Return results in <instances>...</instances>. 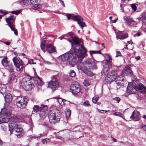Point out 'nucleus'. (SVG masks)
<instances>
[{"label": "nucleus", "instance_id": "obj_39", "mask_svg": "<svg viewBox=\"0 0 146 146\" xmlns=\"http://www.w3.org/2000/svg\"><path fill=\"white\" fill-rule=\"evenodd\" d=\"M98 99V97L97 96H95L92 98V102L93 103L96 104L97 102Z\"/></svg>", "mask_w": 146, "mask_h": 146}, {"label": "nucleus", "instance_id": "obj_52", "mask_svg": "<svg viewBox=\"0 0 146 146\" xmlns=\"http://www.w3.org/2000/svg\"><path fill=\"white\" fill-rule=\"evenodd\" d=\"M15 78V76L14 75H12L10 78V80L11 81L13 80Z\"/></svg>", "mask_w": 146, "mask_h": 146}, {"label": "nucleus", "instance_id": "obj_63", "mask_svg": "<svg viewBox=\"0 0 146 146\" xmlns=\"http://www.w3.org/2000/svg\"><path fill=\"white\" fill-rule=\"evenodd\" d=\"M68 35H69V36L71 37L73 35V33L72 32H70L68 33Z\"/></svg>", "mask_w": 146, "mask_h": 146}, {"label": "nucleus", "instance_id": "obj_19", "mask_svg": "<svg viewBox=\"0 0 146 146\" xmlns=\"http://www.w3.org/2000/svg\"><path fill=\"white\" fill-rule=\"evenodd\" d=\"M72 56V53L66 52L59 57V59L61 61H66Z\"/></svg>", "mask_w": 146, "mask_h": 146}, {"label": "nucleus", "instance_id": "obj_30", "mask_svg": "<svg viewBox=\"0 0 146 146\" xmlns=\"http://www.w3.org/2000/svg\"><path fill=\"white\" fill-rule=\"evenodd\" d=\"M65 115L66 119L68 118L70 116L71 114V111L69 109H67L65 110Z\"/></svg>", "mask_w": 146, "mask_h": 146}, {"label": "nucleus", "instance_id": "obj_11", "mask_svg": "<svg viewBox=\"0 0 146 146\" xmlns=\"http://www.w3.org/2000/svg\"><path fill=\"white\" fill-rule=\"evenodd\" d=\"M137 86H135L132 84H128L127 87V92L130 94H134L138 90Z\"/></svg>", "mask_w": 146, "mask_h": 146}, {"label": "nucleus", "instance_id": "obj_40", "mask_svg": "<svg viewBox=\"0 0 146 146\" xmlns=\"http://www.w3.org/2000/svg\"><path fill=\"white\" fill-rule=\"evenodd\" d=\"M8 69L9 71L11 72L13 71L14 69V67L13 66L12 64H11L9 65Z\"/></svg>", "mask_w": 146, "mask_h": 146}, {"label": "nucleus", "instance_id": "obj_50", "mask_svg": "<svg viewBox=\"0 0 146 146\" xmlns=\"http://www.w3.org/2000/svg\"><path fill=\"white\" fill-rule=\"evenodd\" d=\"M116 56H115L116 57H117L119 56H121V54L119 51H116Z\"/></svg>", "mask_w": 146, "mask_h": 146}, {"label": "nucleus", "instance_id": "obj_36", "mask_svg": "<svg viewBox=\"0 0 146 146\" xmlns=\"http://www.w3.org/2000/svg\"><path fill=\"white\" fill-rule=\"evenodd\" d=\"M102 54L100 52V50L99 51H94V50H91L90 51V54L91 56H92V54Z\"/></svg>", "mask_w": 146, "mask_h": 146}, {"label": "nucleus", "instance_id": "obj_34", "mask_svg": "<svg viewBox=\"0 0 146 146\" xmlns=\"http://www.w3.org/2000/svg\"><path fill=\"white\" fill-rule=\"evenodd\" d=\"M113 114L114 115L118 116L120 117H121L123 118H124L123 115L121 113L119 112H115L113 113Z\"/></svg>", "mask_w": 146, "mask_h": 146}, {"label": "nucleus", "instance_id": "obj_53", "mask_svg": "<svg viewBox=\"0 0 146 146\" xmlns=\"http://www.w3.org/2000/svg\"><path fill=\"white\" fill-rule=\"evenodd\" d=\"M87 75L89 76H92L94 75L93 73L89 72L87 74Z\"/></svg>", "mask_w": 146, "mask_h": 146}, {"label": "nucleus", "instance_id": "obj_60", "mask_svg": "<svg viewBox=\"0 0 146 146\" xmlns=\"http://www.w3.org/2000/svg\"><path fill=\"white\" fill-rule=\"evenodd\" d=\"M133 43V42L131 41H128L127 42V44H131Z\"/></svg>", "mask_w": 146, "mask_h": 146}, {"label": "nucleus", "instance_id": "obj_25", "mask_svg": "<svg viewBox=\"0 0 146 146\" xmlns=\"http://www.w3.org/2000/svg\"><path fill=\"white\" fill-rule=\"evenodd\" d=\"M104 57L107 62L110 65H112V58L111 56L108 54H104Z\"/></svg>", "mask_w": 146, "mask_h": 146}, {"label": "nucleus", "instance_id": "obj_64", "mask_svg": "<svg viewBox=\"0 0 146 146\" xmlns=\"http://www.w3.org/2000/svg\"><path fill=\"white\" fill-rule=\"evenodd\" d=\"M117 19V18L116 19L111 20V21L112 22V23H114L116 22V20Z\"/></svg>", "mask_w": 146, "mask_h": 146}, {"label": "nucleus", "instance_id": "obj_44", "mask_svg": "<svg viewBox=\"0 0 146 146\" xmlns=\"http://www.w3.org/2000/svg\"><path fill=\"white\" fill-rule=\"evenodd\" d=\"M106 81L108 83L111 82L113 81V80L112 78H111L110 77H108L106 78Z\"/></svg>", "mask_w": 146, "mask_h": 146}, {"label": "nucleus", "instance_id": "obj_17", "mask_svg": "<svg viewBox=\"0 0 146 146\" xmlns=\"http://www.w3.org/2000/svg\"><path fill=\"white\" fill-rule=\"evenodd\" d=\"M122 73L124 75H127L132 76L133 74V72L130 67L128 66L125 67L122 71Z\"/></svg>", "mask_w": 146, "mask_h": 146}, {"label": "nucleus", "instance_id": "obj_16", "mask_svg": "<svg viewBox=\"0 0 146 146\" xmlns=\"http://www.w3.org/2000/svg\"><path fill=\"white\" fill-rule=\"evenodd\" d=\"M40 0H30V4L33 6H32V8L34 9H37L40 8L41 7V5H38L37 3L40 1Z\"/></svg>", "mask_w": 146, "mask_h": 146}, {"label": "nucleus", "instance_id": "obj_54", "mask_svg": "<svg viewBox=\"0 0 146 146\" xmlns=\"http://www.w3.org/2000/svg\"><path fill=\"white\" fill-rule=\"evenodd\" d=\"M33 138H34V139H39L40 138V137H38H38H30V139L31 140H32Z\"/></svg>", "mask_w": 146, "mask_h": 146}, {"label": "nucleus", "instance_id": "obj_15", "mask_svg": "<svg viewBox=\"0 0 146 146\" xmlns=\"http://www.w3.org/2000/svg\"><path fill=\"white\" fill-rule=\"evenodd\" d=\"M124 21L127 23L128 25L131 27H135L136 22L132 18L127 16L124 17Z\"/></svg>", "mask_w": 146, "mask_h": 146}, {"label": "nucleus", "instance_id": "obj_10", "mask_svg": "<svg viewBox=\"0 0 146 146\" xmlns=\"http://www.w3.org/2000/svg\"><path fill=\"white\" fill-rule=\"evenodd\" d=\"M85 64L86 66H88L89 69L95 68L96 61L93 59H88L85 61Z\"/></svg>", "mask_w": 146, "mask_h": 146}, {"label": "nucleus", "instance_id": "obj_43", "mask_svg": "<svg viewBox=\"0 0 146 146\" xmlns=\"http://www.w3.org/2000/svg\"><path fill=\"white\" fill-rule=\"evenodd\" d=\"M6 13H5L4 11H2V10L0 11V19H1L2 17L3 16L5 15H6Z\"/></svg>", "mask_w": 146, "mask_h": 146}, {"label": "nucleus", "instance_id": "obj_6", "mask_svg": "<svg viewBox=\"0 0 146 146\" xmlns=\"http://www.w3.org/2000/svg\"><path fill=\"white\" fill-rule=\"evenodd\" d=\"M68 19H72L74 21H76L82 29L86 25L85 23L83 21V19L82 17L80 15H74L70 14L67 15Z\"/></svg>", "mask_w": 146, "mask_h": 146}, {"label": "nucleus", "instance_id": "obj_27", "mask_svg": "<svg viewBox=\"0 0 146 146\" xmlns=\"http://www.w3.org/2000/svg\"><path fill=\"white\" fill-rule=\"evenodd\" d=\"M9 62L7 60V57H5L1 60V63L3 65L4 67H7L9 64Z\"/></svg>", "mask_w": 146, "mask_h": 146}, {"label": "nucleus", "instance_id": "obj_47", "mask_svg": "<svg viewBox=\"0 0 146 146\" xmlns=\"http://www.w3.org/2000/svg\"><path fill=\"white\" fill-rule=\"evenodd\" d=\"M83 105L86 106H90L89 104V102L88 101H86L85 102L83 103Z\"/></svg>", "mask_w": 146, "mask_h": 146}, {"label": "nucleus", "instance_id": "obj_37", "mask_svg": "<svg viewBox=\"0 0 146 146\" xmlns=\"http://www.w3.org/2000/svg\"><path fill=\"white\" fill-rule=\"evenodd\" d=\"M69 75L71 77H74L75 76L76 74L74 70H71L69 73Z\"/></svg>", "mask_w": 146, "mask_h": 146}, {"label": "nucleus", "instance_id": "obj_33", "mask_svg": "<svg viewBox=\"0 0 146 146\" xmlns=\"http://www.w3.org/2000/svg\"><path fill=\"white\" fill-rule=\"evenodd\" d=\"M8 26L10 28L11 30L14 31V34L16 35H18V32L17 30L15 29V27L13 26V25H12L11 24L8 25Z\"/></svg>", "mask_w": 146, "mask_h": 146}, {"label": "nucleus", "instance_id": "obj_14", "mask_svg": "<svg viewBox=\"0 0 146 146\" xmlns=\"http://www.w3.org/2000/svg\"><path fill=\"white\" fill-rule=\"evenodd\" d=\"M42 106V108L38 112L40 117L41 119H43L46 117V113L45 111L47 109L46 106L44 105Z\"/></svg>", "mask_w": 146, "mask_h": 146}, {"label": "nucleus", "instance_id": "obj_26", "mask_svg": "<svg viewBox=\"0 0 146 146\" xmlns=\"http://www.w3.org/2000/svg\"><path fill=\"white\" fill-rule=\"evenodd\" d=\"M4 98L5 101L8 103L10 102L12 100V96L10 94H8L5 95Z\"/></svg>", "mask_w": 146, "mask_h": 146}, {"label": "nucleus", "instance_id": "obj_24", "mask_svg": "<svg viewBox=\"0 0 146 146\" xmlns=\"http://www.w3.org/2000/svg\"><path fill=\"white\" fill-rule=\"evenodd\" d=\"M33 78L35 79L33 80L35 81V84H37L38 86H42L43 84V83L41 80V78H40L38 76H36Z\"/></svg>", "mask_w": 146, "mask_h": 146}, {"label": "nucleus", "instance_id": "obj_2", "mask_svg": "<svg viewBox=\"0 0 146 146\" xmlns=\"http://www.w3.org/2000/svg\"><path fill=\"white\" fill-rule=\"evenodd\" d=\"M35 80L33 77L29 75L26 76L22 80V85L23 88L26 90H31L34 86L33 82Z\"/></svg>", "mask_w": 146, "mask_h": 146}, {"label": "nucleus", "instance_id": "obj_35", "mask_svg": "<svg viewBox=\"0 0 146 146\" xmlns=\"http://www.w3.org/2000/svg\"><path fill=\"white\" fill-rule=\"evenodd\" d=\"M46 43V40H44L42 42L41 44H40L41 48L42 50L43 51H44V50L45 47V44Z\"/></svg>", "mask_w": 146, "mask_h": 146}, {"label": "nucleus", "instance_id": "obj_55", "mask_svg": "<svg viewBox=\"0 0 146 146\" xmlns=\"http://www.w3.org/2000/svg\"><path fill=\"white\" fill-rule=\"evenodd\" d=\"M59 0L60 1V3H61V5H62L64 7H65V4H64V2L63 1H62V0Z\"/></svg>", "mask_w": 146, "mask_h": 146}, {"label": "nucleus", "instance_id": "obj_48", "mask_svg": "<svg viewBox=\"0 0 146 146\" xmlns=\"http://www.w3.org/2000/svg\"><path fill=\"white\" fill-rule=\"evenodd\" d=\"M98 111L101 113H106L108 111L107 110H100L99 109H98Z\"/></svg>", "mask_w": 146, "mask_h": 146}, {"label": "nucleus", "instance_id": "obj_8", "mask_svg": "<svg viewBox=\"0 0 146 146\" xmlns=\"http://www.w3.org/2000/svg\"><path fill=\"white\" fill-rule=\"evenodd\" d=\"M28 101L27 97H18L17 99V105L18 107L21 109L25 108Z\"/></svg>", "mask_w": 146, "mask_h": 146}, {"label": "nucleus", "instance_id": "obj_51", "mask_svg": "<svg viewBox=\"0 0 146 146\" xmlns=\"http://www.w3.org/2000/svg\"><path fill=\"white\" fill-rule=\"evenodd\" d=\"M142 17L143 19L146 20V12L143 13Z\"/></svg>", "mask_w": 146, "mask_h": 146}, {"label": "nucleus", "instance_id": "obj_20", "mask_svg": "<svg viewBox=\"0 0 146 146\" xmlns=\"http://www.w3.org/2000/svg\"><path fill=\"white\" fill-rule=\"evenodd\" d=\"M46 48V51L50 53L56 52L55 47L52 44H48Z\"/></svg>", "mask_w": 146, "mask_h": 146}, {"label": "nucleus", "instance_id": "obj_45", "mask_svg": "<svg viewBox=\"0 0 146 146\" xmlns=\"http://www.w3.org/2000/svg\"><path fill=\"white\" fill-rule=\"evenodd\" d=\"M120 98L119 97H116L113 99V100L115 101L117 103H118L120 102Z\"/></svg>", "mask_w": 146, "mask_h": 146}, {"label": "nucleus", "instance_id": "obj_23", "mask_svg": "<svg viewBox=\"0 0 146 146\" xmlns=\"http://www.w3.org/2000/svg\"><path fill=\"white\" fill-rule=\"evenodd\" d=\"M119 82L117 83L116 84L117 86H118L119 88L121 87H124L127 84L126 81V80L122 79L121 80H118Z\"/></svg>", "mask_w": 146, "mask_h": 146}, {"label": "nucleus", "instance_id": "obj_22", "mask_svg": "<svg viewBox=\"0 0 146 146\" xmlns=\"http://www.w3.org/2000/svg\"><path fill=\"white\" fill-rule=\"evenodd\" d=\"M15 19V17L14 15H11L5 19L6 22L8 23V25L11 24L12 25L14 24V22Z\"/></svg>", "mask_w": 146, "mask_h": 146}, {"label": "nucleus", "instance_id": "obj_32", "mask_svg": "<svg viewBox=\"0 0 146 146\" xmlns=\"http://www.w3.org/2000/svg\"><path fill=\"white\" fill-rule=\"evenodd\" d=\"M30 4L29 0H21L20 2V4L23 5H27L29 4Z\"/></svg>", "mask_w": 146, "mask_h": 146}, {"label": "nucleus", "instance_id": "obj_42", "mask_svg": "<svg viewBox=\"0 0 146 146\" xmlns=\"http://www.w3.org/2000/svg\"><path fill=\"white\" fill-rule=\"evenodd\" d=\"M42 125L44 127H46L47 128H48V129L51 128V127L49 126L48 124V123L46 122H44L42 123Z\"/></svg>", "mask_w": 146, "mask_h": 146}, {"label": "nucleus", "instance_id": "obj_5", "mask_svg": "<svg viewBox=\"0 0 146 146\" xmlns=\"http://www.w3.org/2000/svg\"><path fill=\"white\" fill-rule=\"evenodd\" d=\"M19 120V118L16 116H14L11 117L9 119V129L11 133H13L15 129L18 127L19 125L16 123Z\"/></svg>", "mask_w": 146, "mask_h": 146}, {"label": "nucleus", "instance_id": "obj_3", "mask_svg": "<svg viewBox=\"0 0 146 146\" xmlns=\"http://www.w3.org/2000/svg\"><path fill=\"white\" fill-rule=\"evenodd\" d=\"M61 117V113L59 111L57 110L50 112L48 116L49 122L52 124H54L60 121Z\"/></svg>", "mask_w": 146, "mask_h": 146}, {"label": "nucleus", "instance_id": "obj_61", "mask_svg": "<svg viewBox=\"0 0 146 146\" xmlns=\"http://www.w3.org/2000/svg\"><path fill=\"white\" fill-rule=\"evenodd\" d=\"M4 43L7 45H8L10 44V42H5Z\"/></svg>", "mask_w": 146, "mask_h": 146}, {"label": "nucleus", "instance_id": "obj_18", "mask_svg": "<svg viewBox=\"0 0 146 146\" xmlns=\"http://www.w3.org/2000/svg\"><path fill=\"white\" fill-rule=\"evenodd\" d=\"M128 37V34L127 33H124L122 31L119 32L117 35H116V38L117 40L118 39H123L127 38Z\"/></svg>", "mask_w": 146, "mask_h": 146}, {"label": "nucleus", "instance_id": "obj_7", "mask_svg": "<svg viewBox=\"0 0 146 146\" xmlns=\"http://www.w3.org/2000/svg\"><path fill=\"white\" fill-rule=\"evenodd\" d=\"M14 64L17 71H22L24 66L21 60L18 56L14 57L12 59Z\"/></svg>", "mask_w": 146, "mask_h": 146}, {"label": "nucleus", "instance_id": "obj_46", "mask_svg": "<svg viewBox=\"0 0 146 146\" xmlns=\"http://www.w3.org/2000/svg\"><path fill=\"white\" fill-rule=\"evenodd\" d=\"M131 6L133 9L134 11H135L136 10L137 7L134 4H132L131 5Z\"/></svg>", "mask_w": 146, "mask_h": 146}, {"label": "nucleus", "instance_id": "obj_49", "mask_svg": "<svg viewBox=\"0 0 146 146\" xmlns=\"http://www.w3.org/2000/svg\"><path fill=\"white\" fill-rule=\"evenodd\" d=\"M141 35V33L139 32H138L137 33L135 34L134 35V36L135 37L136 36H139Z\"/></svg>", "mask_w": 146, "mask_h": 146}, {"label": "nucleus", "instance_id": "obj_59", "mask_svg": "<svg viewBox=\"0 0 146 146\" xmlns=\"http://www.w3.org/2000/svg\"><path fill=\"white\" fill-rule=\"evenodd\" d=\"M68 40L71 43L72 46H73V43L72 41V40L69 39H68Z\"/></svg>", "mask_w": 146, "mask_h": 146}, {"label": "nucleus", "instance_id": "obj_57", "mask_svg": "<svg viewBox=\"0 0 146 146\" xmlns=\"http://www.w3.org/2000/svg\"><path fill=\"white\" fill-rule=\"evenodd\" d=\"M42 142L43 143H45L47 142V141L46 139H42Z\"/></svg>", "mask_w": 146, "mask_h": 146}, {"label": "nucleus", "instance_id": "obj_56", "mask_svg": "<svg viewBox=\"0 0 146 146\" xmlns=\"http://www.w3.org/2000/svg\"><path fill=\"white\" fill-rule=\"evenodd\" d=\"M142 127L144 130L146 131V125H143Z\"/></svg>", "mask_w": 146, "mask_h": 146}, {"label": "nucleus", "instance_id": "obj_29", "mask_svg": "<svg viewBox=\"0 0 146 146\" xmlns=\"http://www.w3.org/2000/svg\"><path fill=\"white\" fill-rule=\"evenodd\" d=\"M14 131H15L16 133L17 134L16 135H20L21 133L23 131V129L19 125L17 128L15 129Z\"/></svg>", "mask_w": 146, "mask_h": 146}, {"label": "nucleus", "instance_id": "obj_31", "mask_svg": "<svg viewBox=\"0 0 146 146\" xmlns=\"http://www.w3.org/2000/svg\"><path fill=\"white\" fill-rule=\"evenodd\" d=\"M8 119L2 116H1V114L0 115V123H7L8 121Z\"/></svg>", "mask_w": 146, "mask_h": 146}, {"label": "nucleus", "instance_id": "obj_41", "mask_svg": "<svg viewBox=\"0 0 146 146\" xmlns=\"http://www.w3.org/2000/svg\"><path fill=\"white\" fill-rule=\"evenodd\" d=\"M21 12V10H19L16 11H12L11 12L13 14H15L16 15L20 13Z\"/></svg>", "mask_w": 146, "mask_h": 146}, {"label": "nucleus", "instance_id": "obj_58", "mask_svg": "<svg viewBox=\"0 0 146 146\" xmlns=\"http://www.w3.org/2000/svg\"><path fill=\"white\" fill-rule=\"evenodd\" d=\"M29 64H34V63L33 62V60H29Z\"/></svg>", "mask_w": 146, "mask_h": 146}, {"label": "nucleus", "instance_id": "obj_1", "mask_svg": "<svg viewBox=\"0 0 146 146\" xmlns=\"http://www.w3.org/2000/svg\"><path fill=\"white\" fill-rule=\"evenodd\" d=\"M72 39L76 44L74 52L76 57H74L72 54V56L68 58V61L71 65L76 62L77 58L78 59V61L80 62L86 56V50L84 46L80 44L81 42L80 39L77 36H75L72 37Z\"/></svg>", "mask_w": 146, "mask_h": 146}, {"label": "nucleus", "instance_id": "obj_9", "mask_svg": "<svg viewBox=\"0 0 146 146\" xmlns=\"http://www.w3.org/2000/svg\"><path fill=\"white\" fill-rule=\"evenodd\" d=\"M70 90L74 95H75L80 92L81 87L78 82H75L70 86Z\"/></svg>", "mask_w": 146, "mask_h": 146}, {"label": "nucleus", "instance_id": "obj_62", "mask_svg": "<svg viewBox=\"0 0 146 146\" xmlns=\"http://www.w3.org/2000/svg\"><path fill=\"white\" fill-rule=\"evenodd\" d=\"M45 63L48 64H51V63L50 62H48V61H45Z\"/></svg>", "mask_w": 146, "mask_h": 146}, {"label": "nucleus", "instance_id": "obj_28", "mask_svg": "<svg viewBox=\"0 0 146 146\" xmlns=\"http://www.w3.org/2000/svg\"><path fill=\"white\" fill-rule=\"evenodd\" d=\"M44 106V105H41V107L39 108L38 105H35L33 108V111L35 113L37 112H38L40 110L42 109V106Z\"/></svg>", "mask_w": 146, "mask_h": 146}, {"label": "nucleus", "instance_id": "obj_13", "mask_svg": "<svg viewBox=\"0 0 146 146\" xmlns=\"http://www.w3.org/2000/svg\"><path fill=\"white\" fill-rule=\"evenodd\" d=\"M0 113H1V116H3L6 118L8 121L10 118L9 117L11 115V112L8 109L6 108L3 109L1 110Z\"/></svg>", "mask_w": 146, "mask_h": 146}, {"label": "nucleus", "instance_id": "obj_4", "mask_svg": "<svg viewBox=\"0 0 146 146\" xmlns=\"http://www.w3.org/2000/svg\"><path fill=\"white\" fill-rule=\"evenodd\" d=\"M52 80L48 83V87L53 91L56 90L59 86L58 82L59 80V76L57 75H53L51 77Z\"/></svg>", "mask_w": 146, "mask_h": 146}, {"label": "nucleus", "instance_id": "obj_12", "mask_svg": "<svg viewBox=\"0 0 146 146\" xmlns=\"http://www.w3.org/2000/svg\"><path fill=\"white\" fill-rule=\"evenodd\" d=\"M140 113L137 110H134L130 117V119L133 121H135L139 120L141 118Z\"/></svg>", "mask_w": 146, "mask_h": 146}, {"label": "nucleus", "instance_id": "obj_38", "mask_svg": "<svg viewBox=\"0 0 146 146\" xmlns=\"http://www.w3.org/2000/svg\"><path fill=\"white\" fill-rule=\"evenodd\" d=\"M83 84L84 86H88L91 84V82L87 80H85Z\"/></svg>", "mask_w": 146, "mask_h": 146}, {"label": "nucleus", "instance_id": "obj_21", "mask_svg": "<svg viewBox=\"0 0 146 146\" xmlns=\"http://www.w3.org/2000/svg\"><path fill=\"white\" fill-rule=\"evenodd\" d=\"M138 90L142 93L146 94V87L142 84H139L137 85Z\"/></svg>", "mask_w": 146, "mask_h": 146}]
</instances>
